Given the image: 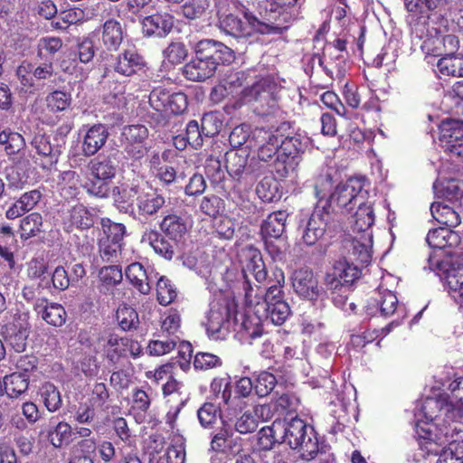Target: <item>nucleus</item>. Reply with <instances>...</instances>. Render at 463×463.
<instances>
[{
  "label": "nucleus",
  "mask_w": 463,
  "mask_h": 463,
  "mask_svg": "<svg viewBox=\"0 0 463 463\" xmlns=\"http://www.w3.org/2000/svg\"><path fill=\"white\" fill-rule=\"evenodd\" d=\"M269 416V406L256 405L243 412V414L237 420L235 429L241 434L253 432L258 428L259 423L267 420Z\"/></svg>",
  "instance_id": "nucleus-21"
},
{
  "label": "nucleus",
  "mask_w": 463,
  "mask_h": 463,
  "mask_svg": "<svg viewBox=\"0 0 463 463\" xmlns=\"http://www.w3.org/2000/svg\"><path fill=\"white\" fill-rule=\"evenodd\" d=\"M146 65L142 56L134 50H127L119 53L113 64L116 72L129 77L141 71Z\"/></svg>",
  "instance_id": "nucleus-24"
},
{
  "label": "nucleus",
  "mask_w": 463,
  "mask_h": 463,
  "mask_svg": "<svg viewBox=\"0 0 463 463\" xmlns=\"http://www.w3.org/2000/svg\"><path fill=\"white\" fill-rule=\"evenodd\" d=\"M333 211L328 200L317 201L302 234V240L307 245H315L324 236Z\"/></svg>",
  "instance_id": "nucleus-10"
},
{
  "label": "nucleus",
  "mask_w": 463,
  "mask_h": 463,
  "mask_svg": "<svg viewBox=\"0 0 463 463\" xmlns=\"http://www.w3.org/2000/svg\"><path fill=\"white\" fill-rule=\"evenodd\" d=\"M375 307L379 308L384 317L391 316L398 308V298L393 292L388 289L379 288L374 298Z\"/></svg>",
  "instance_id": "nucleus-38"
},
{
  "label": "nucleus",
  "mask_w": 463,
  "mask_h": 463,
  "mask_svg": "<svg viewBox=\"0 0 463 463\" xmlns=\"http://www.w3.org/2000/svg\"><path fill=\"white\" fill-rule=\"evenodd\" d=\"M236 317V308L233 302L228 299L213 301L205 313L204 326L208 335L213 339L223 338L230 331L232 319Z\"/></svg>",
  "instance_id": "nucleus-5"
},
{
  "label": "nucleus",
  "mask_w": 463,
  "mask_h": 463,
  "mask_svg": "<svg viewBox=\"0 0 463 463\" xmlns=\"http://www.w3.org/2000/svg\"><path fill=\"white\" fill-rule=\"evenodd\" d=\"M161 229L172 240L178 241L185 234L187 228L184 222L177 215H168L161 222Z\"/></svg>",
  "instance_id": "nucleus-40"
},
{
  "label": "nucleus",
  "mask_w": 463,
  "mask_h": 463,
  "mask_svg": "<svg viewBox=\"0 0 463 463\" xmlns=\"http://www.w3.org/2000/svg\"><path fill=\"white\" fill-rule=\"evenodd\" d=\"M277 384L276 377L268 372L260 373L254 382V390L258 396L265 397L269 395Z\"/></svg>",
  "instance_id": "nucleus-55"
},
{
  "label": "nucleus",
  "mask_w": 463,
  "mask_h": 463,
  "mask_svg": "<svg viewBox=\"0 0 463 463\" xmlns=\"http://www.w3.org/2000/svg\"><path fill=\"white\" fill-rule=\"evenodd\" d=\"M444 280L449 290L458 292L463 298V264H451L444 267Z\"/></svg>",
  "instance_id": "nucleus-39"
},
{
  "label": "nucleus",
  "mask_w": 463,
  "mask_h": 463,
  "mask_svg": "<svg viewBox=\"0 0 463 463\" xmlns=\"http://www.w3.org/2000/svg\"><path fill=\"white\" fill-rule=\"evenodd\" d=\"M71 223L79 229H89L94 224L92 214L82 204L72 207L71 211Z\"/></svg>",
  "instance_id": "nucleus-46"
},
{
  "label": "nucleus",
  "mask_w": 463,
  "mask_h": 463,
  "mask_svg": "<svg viewBox=\"0 0 463 463\" xmlns=\"http://www.w3.org/2000/svg\"><path fill=\"white\" fill-rule=\"evenodd\" d=\"M416 417V432L418 433V426L430 429L431 430V438H435L433 434L432 421L442 420L445 423L457 420L461 417V408L449 402L446 395H440L437 398H427L423 402L420 410L415 413Z\"/></svg>",
  "instance_id": "nucleus-4"
},
{
  "label": "nucleus",
  "mask_w": 463,
  "mask_h": 463,
  "mask_svg": "<svg viewBox=\"0 0 463 463\" xmlns=\"http://www.w3.org/2000/svg\"><path fill=\"white\" fill-rule=\"evenodd\" d=\"M288 213L286 211H278L270 213L261 224L262 239H274L281 242L285 232Z\"/></svg>",
  "instance_id": "nucleus-25"
},
{
  "label": "nucleus",
  "mask_w": 463,
  "mask_h": 463,
  "mask_svg": "<svg viewBox=\"0 0 463 463\" xmlns=\"http://www.w3.org/2000/svg\"><path fill=\"white\" fill-rule=\"evenodd\" d=\"M0 146L10 160L15 161L24 151L25 140L18 132L5 128L0 132Z\"/></svg>",
  "instance_id": "nucleus-26"
},
{
  "label": "nucleus",
  "mask_w": 463,
  "mask_h": 463,
  "mask_svg": "<svg viewBox=\"0 0 463 463\" xmlns=\"http://www.w3.org/2000/svg\"><path fill=\"white\" fill-rule=\"evenodd\" d=\"M123 194L129 198L137 196V206L142 215L156 213L165 203V198L156 192H140L136 186L123 188Z\"/></svg>",
  "instance_id": "nucleus-17"
},
{
  "label": "nucleus",
  "mask_w": 463,
  "mask_h": 463,
  "mask_svg": "<svg viewBox=\"0 0 463 463\" xmlns=\"http://www.w3.org/2000/svg\"><path fill=\"white\" fill-rule=\"evenodd\" d=\"M71 101V95L60 90L52 92L46 98L47 106L52 111L66 109L70 106Z\"/></svg>",
  "instance_id": "nucleus-64"
},
{
  "label": "nucleus",
  "mask_w": 463,
  "mask_h": 463,
  "mask_svg": "<svg viewBox=\"0 0 463 463\" xmlns=\"http://www.w3.org/2000/svg\"><path fill=\"white\" fill-rule=\"evenodd\" d=\"M31 145L39 156L47 159L49 165L57 161V154L53 150L49 137L44 135H37L33 138Z\"/></svg>",
  "instance_id": "nucleus-43"
},
{
  "label": "nucleus",
  "mask_w": 463,
  "mask_h": 463,
  "mask_svg": "<svg viewBox=\"0 0 463 463\" xmlns=\"http://www.w3.org/2000/svg\"><path fill=\"white\" fill-rule=\"evenodd\" d=\"M142 242L148 243L156 254L166 260H171L175 254V245L155 231H146L142 236Z\"/></svg>",
  "instance_id": "nucleus-33"
},
{
  "label": "nucleus",
  "mask_w": 463,
  "mask_h": 463,
  "mask_svg": "<svg viewBox=\"0 0 463 463\" xmlns=\"http://www.w3.org/2000/svg\"><path fill=\"white\" fill-rule=\"evenodd\" d=\"M113 429L118 438V441L116 442L118 449L119 448H133L134 445H137L135 439L131 437L127 420L124 418L118 417L115 419Z\"/></svg>",
  "instance_id": "nucleus-44"
},
{
  "label": "nucleus",
  "mask_w": 463,
  "mask_h": 463,
  "mask_svg": "<svg viewBox=\"0 0 463 463\" xmlns=\"http://www.w3.org/2000/svg\"><path fill=\"white\" fill-rule=\"evenodd\" d=\"M244 73L236 72L231 74L222 83L229 95L230 102L234 108L251 101H266L270 109L276 106L274 91L275 82L269 78H262L251 86L243 87Z\"/></svg>",
  "instance_id": "nucleus-3"
},
{
  "label": "nucleus",
  "mask_w": 463,
  "mask_h": 463,
  "mask_svg": "<svg viewBox=\"0 0 463 463\" xmlns=\"http://www.w3.org/2000/svg\"><path fill=\"white\" fill-rule=\"evenodd\" d=\"M152 4V0H124L118 10V16L128 18L129 15H138L146 11Z\"/></svg>",
  "instance_id": "nucleus-51"
},
{
  "label": "nucleus",
  "mask_w": 463,
  "mask_h": 463,
  "mask_svg": "<svg viewBox=\"0 0 463 463\" xmlns=\"http://www.w3.org/2000/svg\"><path fill=\"white\" fill-rule=\"evenodd\" d=\"M42 198V194L38 190H32L21 195L6 211L7 219L14 220L22 216L25 213L33 210Z\"/></svg>",
  "instance_id": "nucleus-29"
},
{
  "label": "nucleus",
  "mask_w": 463,
  "mask_h": 463,
  "mask_svg": "<svg viewBox=\"0 0 463 463\" xmlns=\"http://www.w3.org/2000/svg\"><path fill=\"white\" fill-rule=\"evenodd\" d=\"M247 156L238 152L226 155V169L232 177H240L245 171Z\"/></svg>",
  "instance_id": "nucleus-53"
},
{
  "label": "nucleus",
  "mask_w": 463,
  "mask_h": 463,
  "mask_svg": "<svg viewBox=\"0 0 463 463\" xmlns=\"http://www.w3.org/2000/svg\"><path fill=\"white\" fill-rule=\"evenodd\" d=\"M29 384V379L26 374L22 373H14L4 378V386L8 396L14 398L24 393Z\"/></svg>",
  "instance_id": "nucleus-36"
},
{
  "label": "nucleus",
  "mask_w": 463,
  "mask_h": 463,
  "mask_svg": "<svg viewBox=\"0 0 463 463\" xmlns=\"http://www.w3.org/2000/svg\"><path fill=\"white\" fill-rule=\"evenodd\" d=\"M41 396L49 411H56L61 406V398L57 388L50 383L41 387Z\"/></svg>",
  "instance_id": "nucleus-49"
},
{
  "label": "nucleus",
  "mask_w": 463,
  "mask_h": 463,
  "mask_svg": "<svg viewBox=\"0 0 463 463\" xmlns=\"http://www.w3.org/2000/svg\"><path fill=\"white\" fill-rule=\"evenodd\" d=\"M62 41L59 37L47 36L39 40L37 48L39 56L54 55L62 47Z\"/></svg>",
  "instance_id": "nucleus-61"
},
{
  "label": "nucleus",
  "mask_w": 463,
  "mask_h": 463,
  "mask_svg": "<svg viewBox=\"0 0 463 463\" xmlns=\"http://www.w3.org/2000/svg\"><path fill=\"white\" fill-rule=\"evenodd\" d=\"M439 140L445 151L463 157V122L455 119L442 121Z\"/></svg>",
  "instance_id": "nucleus-13"
},
{
  "label": "nucleus",
  "mask_w": 463,
  "mask_h": 463,
  "mask_svg": "<svg viewBox=\"0 0 463 463\" xmlns=\"http://www.w3.org/2000/svg\"><path fill=\"white\" fill-rule=\"evenodd\" d=\"M128 281L142 294H148L151 290V283L154 280L152 274H148L144 267L134 262L128 266L125 271Z\"/></svg>",
  "instance_id": "nucleus-28"
},
{
  "label": "nucleus",
  "mask_w": 463,
  "mask_h": 463,
  "mask_svg": "<svg viewBox=\"0 0 463 463\" xmlns=\"http://www.w3.org/2000/svg\"><path fill=\"white\" fill-rule=\"evenodd\" d=\"M122 136L126 143H145L148 137V129L143 125H131L124 128Z\"/></svg>",
  "instance_id": "nucleus-63"
},
{
  "label": "nucleus",
  "mask_w": 463,
  "mask_h": 463,
  "mask_svg": "<svg viewBox=\"0 0 463 463\" xmlns=\"http://www.w3.org/2000/svg\"><path fill=\"white\" fill-rule=\"evenodd\" d=\"M360 276V270L354 264L340 260L334 266L333 272L327 274L326 281L332 288L353 283Z\"/></svg>",
  "instance_id": "nucleus-23"
},
{
  "label": "nucleus",
  "mask_w": 463,
  "mask_h": 463,
  "mask_svg": "<svg viewBox=\"0 0 463 463\" xmlns=\"http://www.w3.org/2000/svg\"><path fill=\"white\" fill-rule=\"evenodd\" d=\"M245 21H242L238 16L229 14L220 18L219 28L228 35L237 39H244L254 33L260 34H267L274 32L277 27L260 21L256 16L250 13L244 14Z\"/></svg>",
  "instance_id": "nucleus-6"
},
{
  "label": "nucleus",
  "mask_w": 463,
  "mask_h": 463,
  "mask_svg": "<svg viewBox=\"0 0 463 463\" xmlns=\"http://www.w3.org/2000/svg\"><path fill=\"white\" fill-rule=\"evenodd\" d=\"M306 144L299 136L283 137L279 134V153L275 162V170L280 177L293 174L300 162V153Z\"/></svg>",
  "instance_id": "nucleus-9"
},
{
  "label": "nucleus",
  "mask_w": 463,
  "mask_h": 463,
  "mask_svg": "<svg viewBox=\"0 0 463 463\" xmlns=\"http://www.w3.org/2000/svg\"><path fill=\"white\" fill-rule=\"evenodd\" d=\"M187 108L186 96L182 92L171 93L165 108L162 113L165 115H178L183 113Z\"/></svg>",
  "instance_id": "nucleus-59"
},
{
  "label": "nucleus",
  "mask_w": 463,
  "mask_h": 463,
  "mask_svg": "<svg viewBox=\"0 0 463 463\" xmlns=\"http://www.w3.org/2000/svg\"><path fill=\"white\" fill-rule=\"evenodd\" d=\"M252 139L258 150V157L261 161L270 160L279 153V133L265 128H257L253 131Z\"/></svg>",
  "instance_id": "nucleus-16"
},
{
  "label": "nucleus",
  "mask_w": 463,
  "mask_h": 463,
  "mask_svg": "<svg viewBox=\"0 0 463 463\" xmlns=\"http://www.w3.org/2000/svg\"><path fill=\"white\" fill-rule=\"evenodd\" d=\"M43 218L40 213H33L28 214L21 221V236L25 239L35 236L38 232H41Z\"/></svg>",
  "instance_id": "nucleus-50"
},
{
  "label": "nucleus",
  "mask_w": 463,
  "mask_h": 463,
  "mask_svg": "<svg viewBox=\"0 0 463 463\" xmlns=\"http://www.w3.org/2000/svg\"><path fill=\"white\" fill-rule=\"evenodd\" d=\"M458 241V235L448 227H439L430 230L426 237V241L429 246L434 249L452 247L457 245Z\"/></svg>",
  "instance_id": "nucleus-31"
},
{
  "label": "nucleus",
  "mask_w": 463,
  "mask_h": 463,
  "mask_svg": "<svg viewBox=\"0 0 463 463\" xmlns=\"http://www.w3.org/2000/svg\"><path fill=\"white\" fill-rule=\"evenodd\" d=\"M240 257L245 278H248L249 275H252L258 282H262L266 279L267 272L265 264L262 260L261 253L258 249L252 246L245 247L241 250Z\"/></svg>",
  "instance_id": "nucleus-18"
},
{
  "label": "nucleus",
  "mask_w": 463,
  "mask_h": 463,
  "mask_svg": "<svg viewBox=\"0 0 463 463\" xmlns=\"http://www.w3.org/2000/svg\"><path fill=\"white\" fill-rule=\"evenodd\" d=\"M266 319L274 325H282L290 314L289 306L287 302H276L270 306L264 307Z\"/></svg>",
  "instance_id": "nucleus-47"
},
{
  "label": "nucleus",
  "mask_w": 463,
  "mask_h": 463,
  "mask_svg": "<svg viewBox=\"0 0 463 463\" xmlns=\"http://www.w3.org/2000/svg\"><path fill=\"white\" fill-rule=\"evenodd\" d=\"M281 428L279 420L273 421L270 426L260 429L258 433V444L261 449L269 450L276 443H282L280 439Z\"/></svg>",
  "instance_id": "nucleus-34"
},
{
  "label": "nucleus",
  "mask_w": 463,
  "mask_h": 463,
  "mask_svg": "<svg viewBox=\"0 0 463 463\" xmlns=\"http://www.w3.org/2000/svg\"><path fill=\"white\" fill-rule=\"evenodd\" d=\"M222 127V120L217 112L205 113L202 118V132L205 137L217 135Z\"/></svg>",
  "instance_id": "nucleus-56"
},
{
  "label": "nucleus",
  "mask_w": 463,
  "mask_h": 463,
  "mask_svg": "<svg viewBox=\"0 0 463 463\" xmlns=\"http://www.w3.org/2000/svg\"><path fill=\"white\" fill-rule=\"evenodd\" d=\"M292 285L296 293L304 298L315 300L319 296L318 281L308 269L295 270L292 275Z\"/></svg>",
  "instance_id": "nucleus-19"
},
{
  "label": "nucleus",
  "mask_w": 463,
  "mask_h": 463,
  "mask_svg": "<svg viewBox=\"0 0 463 463\" xmlns=\"http://www.w3.org/2000/svg\"><path fill=\"white\" fill-rule=\"evenodd\" d=\"M156 295L159 303L163 306H167L175 299L177 292L171 281L162 276L156 282Z\"/></svg>",
  "instance_id": "nucleus-45"
},
{
  "label": "nucleus",
  "mask_w": 463,
  "mask_h": 463,
  "mask_svg": "<svg viewBox=\"0 0 463 463\" xmlns=\"http://www.w3.org/2000/svg\"><path fill=\"white\" fill-rule=\"evenodd\" d=\"M81 151L85 156L97 154L106 144L109 137L107 128L102 124L82 128L80 132Z\"/></svg>",
  "instance_id": "nucleus-15"
},
{
  "label": "nucleus",
  "mask_w": 463,
  "mask_h": 463,
  "mask_svg": "<svg viewBox=\"0 0 463 463\" xmlns=\"http://www.w3.org/2000/svg\"><path fill=\"white\" fill-rule=\"evenodd\" d=\"M279 421L282 443L292 449H298L301 459L310 461L317 458L325 463L334 462L333 455L326 453L324 448L320 447L318 437L312 426L298 417Z\"/></svg>",
  "instance_id": "nucleus-1"
},
{
  "label": "nucleus",
  "mask_w": 463,
  "mask_h": 463,
  "mask_svg": "<svg viewBox=\"0 0 463 463\" xmlns=\"http://www.w3.org/2000/svg\"><path fill=\"white\" fill-rule=\"evenodd\" d=\"M374 222V211L371 203H361L354 214L351 217L350 225L352 233L372 232Z\"/></svg>",
  "instance_id": "nucleus-27"
},
{
  "label": "nucleus",
  "mask_w": 463,
  "mask_h": 463,
  "mask_svg": "<svg viewBox=\"0 0 463 463\" xmlns=\"http://www.w3.org/2000/svg\"><path fill=\"white\" fill-rule=\"evenodd\" d=\"M367 195L364 180L360 177L349 178L345 183L337 185L335 192L330 195V204L335 203L340 208L352 211L354 205L363 203Z\"/></svg>",
  "instance_id": "nucleus-11"
},
{
  "label": "nucleus",
  "mask_w": 463,
  "mask_h": 463,
  "mask_svg": "<svg viewBox=\"0 0 463 463\" xmlns=\"http://www.w3.org/2000/svg\"><path fill=\"white\" fill-rule=\"evenodd\" d=\"M437 68L444 76L463 77V55L441 57L437 63Z\"/></svg>",
  "instance_id": "nucleus-35"
},
{
  "label": "nucleus",
  "mask_w": 463,
  "mask_h": 463,
  "mask_svg": "<svg viewBox=\"0 0 463 463\" xmlns=\"http://www.w3.org/2000/svg\"><path fill=\"white\" fill-rule=\"evenodd\" d=\"M59 185L64 197L72 198L80 187V175L75 171H64L60 175Z\"/></svg>",
  "instance_id": "nucleus-41"
},
{
  "label": "nucleus",
  "mask_w": 463,
  "mask_h": 463,
  "mask_svg": "<svg viewBox=\"0 0 463 463\" xmlns=\"http://www.w3.org/2000/svg\"><path fill=\"white\" fill-rule=\"evenodd\" d=\"M142 31L146 36L164 37L174 25V16L167 13H156L143 18Z\"/></svg>",
  "instance_id": "nucleus-20"
},
{
  "label": "nucleus",
  "mask_w": 463,
  "mask_h": 463,
  "mask_svg": "<svg viewBox=\"0 0 463 463\" xmlns=\"http://www.w3.org/2000/svg\"><path fill=\"white\" fill-rule=\"evenodd\" d=\"M195 58L184 67V76L194 81L204 80L213 75L219 64L231 63L233 51L213 40H202L195 46Z\"/></svg>",
  "instance_id": "nucleus-2"
},
{
  "label": "nucleus",
  "mask_w": 463,
  "mask_h": 463,
  "mask_svg": "<svg viewBox=\"0 0 463 463\" xmlns=\"http://www.w3.org/2000/svg\"><path fill=\"white\" fill-rule=\"evenodd\" d=\"M430 213L434 220L448 228L457 227L461 219L458 212L443 202H434L430 205Z\"/></svg>",
  "instance_id": "nucleus-32"
},
{
  "label": "nucleus",
  "mask_w": 463,
  "mask_h": 463,
  "mask_svg": "<svg viewBox=\"0 0 463 463\" xmlns=\"http://www.w3.org/2000/svg\"><path fill=\"white\" fill-rule=\"evenodd\" d=\"M123 36L121 24L115 19L106 21L101 26V41L109 51H116L120 46Z\"/></svg>",
  "instance_id": "nucleus-30"
},
{
  "label": "nucleus",
  "mask_w": 463,
  "mask_h": 463,
  "mask_svg": "<svg viewBox=\"0 0 463 463\" xmlns=\"http://www.w3.org/2000/svg\"><path fill=\"white\" fill-rule=\"evenodd\" d=\"M53 430H48V438L50 442L55 448H61L63 444L69 443L72 429L70 424L60 421L56 425L52 426Z\"/></svg>",
  "instance_id": "nucleus-42"
},
{
  "label": "nucleus",
  "mask_w": 463,
  "mask_h": 463,
  "mask_svg": "<svg viewBox=\"0 0 463 463\" xmlns=\"http://www.w3.org/2000/svg\"><path fill=\"white\" fill-rule=\"evenodd\" d=\"M116 318L120 327L125 331L136 328L139 323L137 311L126 305L118 307Z\"/></svg>",
  "instance_id": "nucleus-48"
},
{
  "label": "nucleus",
  "mask_w": 463,
  "mask_h": 463,
  "mask_svg": "<svg viewBox=\"0 0 463 463\" xmlns=\"http://www.w3.org/2000/svg\"><path fill=\"white\" fill-rule=\"evenodd\" d=\"M349 241V253L354 259L363 265H366L372 259L373 234L367 233H352Z\"/></svg>",
  "instance_id": "nucleus-22"
},
{
  "label": "nucleus",
  "mask_w": 463,
  "mask_h": 463,
  "mask_svg": "<svg viewBox=\"0 0 463 463\" xmlns=\"http://www.w3.org/2000/svg\"><path fill=\"white\" fill-rule=\"evenodd\" d=\"M117 154L106 156H98L90 162V175L96 181L87 188L88 193L95 196L104 198L109 195L107 181L115 177L118 169Z\"/></svg>",
  "instance_id": "nucleus-8"
},
{
  "label": "nucleus",
  "mask_w": 463,
  "mask_h": 463,
  "mask_svg": "<svg viewBox=\"0 0 463 463\" xmlns=\"http://www.w3.org/2000/svg\"><path fill=\"white\" fill-rule=\"evenodd\" d=\"M36 310L38 313L43 312L42 317L52 326H61L66 321V311L60 304L52 303L43 307V308L38 304Z\"/></svg>",
  "instance_id": "nucleus-37"
},
{
  "label": "nucleus",
  "mask_w": 463,
  "mask_h": 463,
  "mask_svg": "<svg viewBox=\"0 0 463 463\" xmlns=\"http://www.w3.org/2000/svg\"><path fill=\"white\" fill-rule=\"evenodd\" d=\"M241 327L245 335L252 339L260 336L263 332L261 319L257 315H245L241 322Z\"/></svg>",
  "instance_id": "nucleus-60"
},
{
  "label": "nucleus",
  "mask_w": 463,
  "mask_h": 463,
  "mask_svg": "<svg viewBox=\"0 0 463 463\" xmlns=\"http://www.w3.org/2000/svg\"><path fill=\"white\" fill-rule=\"evenodd\" d=\"M418 436L420 448L425 454L439 456L436 463H463V440L450 442L448 447L440 449L439 438L437 435L431 438L430 429L418 426Z\"/></svg>",
  "instance_id": "nucleus-7"
},
{
  "label": "nucleus",
  "mask_w": 463,
  "mask_h": 463,
  "mask_svg": "<svg viewBox=\"0 0 463 463\" xmlns=\"http://www.w3.org/2000/svg\"><path fill=\"white\" fill-rule=\"evenodd\" d=\"M83 19L81 9L71 8L60 13L58 20L52 22V27L59 30H65L69 25L75 24Z\"/></svg>",
  "instance_id": "nucleus-54"
},
{
  "label": "nucleus",
  "mask_w": 463,
  "mask_h": 463,
  "mask_svg": "<svg viewBox=\"0 0 463 463\" xmlns=\"http://www.w3.org/2000/svg\"><path fill=\"white\" fill-rule=\"evenodd\" d=\"M448 21L440 18L439 22H432L425 25V34L421 43V49L428 54L443 57V33H448Z\"/></svg>",
  "instance_id": "nucleus-14"
},
{
  "label": "nucleus",
  "mask_w": 463,
  "mask_h": 463,
  "mask_svg": "<svg viewBox=\"0 0 463 463\" xmlns=\"http://www.w3.org/2000/svg\"><path fill=\"white\" fill-rule=\"evenodd\" d=\"M218 416V407L211 402L204 403L197 411L199 422L203 428H209L214 424Z\"/></svg>",
  "instance_id": "nucleus-62"
},
{
  "label": "nucleus",
  "mask_w": 463,
  "mask_h": 463,
  "mask_svg": "<svg viewBox=\"0 0 463 463\" xmlns=\"http://www.w3.org/2000/svg\"><path fill=\"white\" fill-rule=\"evenodd\" d=\"M404 5L409 13L408 21L411 33L417 38H423L429 13L437 8L438 0H404Z\"/></svg>",
  "instance_id": "nucleus-12"
},
{
  "label": "nucleus",
  "mask_w": 463,
  "mask_h": 463,
  "mask_svg": "<svg viewBox=\"0 0 463 463\" xmlns=\"http://www.w3.org/2000/svg\"><path fill=\"white\" fill-rule=\"evenodd\" d=\"M101 225L106 235L102 240L122 244L121 241L126 233V228L122 223L113 222L109 219H102Z\"/></svg>",
  "instance_id": "nucleus-52"
},
{
  "label": "nucleus",
  "mask_w": 463,
  "mask_h": 463,
  "mask_svg": "<svg viewBox=\"0 0 463 463\" xmlns=\"http://www.w3.org/2000/svg\"><path fill=\"white\" fill-rule=\"evenodd\" d=\"M209 5V0H191L182 6V14L187 19H198L203 15Z\"/></svg>",
  "instance_id": "nucleus-58"
},
{
  "label": "nucleus",
  "mask_w": 463,
  "mask_h": 463,
  "mask_svg": "<svg viewBox=\"0 0 463 463\" xmlns=\"http://www.w3.org/2000/svg\"><path fill=\"white\" fill-rule=\"evenodd\" d=\"M181 327V316L176 309H169L164 314L161 330L170 335H175Z\"/></svg>",
  "instance_id": "nucleus-57"
}]
</instances>
